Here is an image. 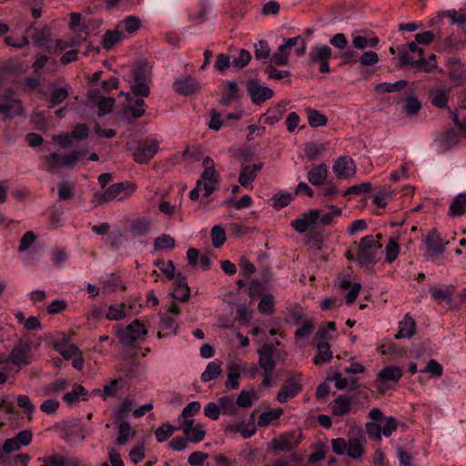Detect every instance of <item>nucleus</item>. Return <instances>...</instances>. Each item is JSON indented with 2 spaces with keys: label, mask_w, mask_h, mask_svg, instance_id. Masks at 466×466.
<instances>
[{
  "label": "nucleus",
  "mask_w": 466,
  "mask_h": 466,
  "mask_svg": "<svg viewBox=\"0 0 466 466\" xmlns=\"http://www.w3.org/2000/svg\"><path fill=\"white\" fill-rule=\"evenodd\" d=\"M381 248L382 245L373 236L368 235L361 238L356 257L359 265L363 267L375 264L377 262L378 251Z\"/></svg>",
  "instance_id": "1"
},
{
  "label": "nucleus",
  "mask_w": 466,
  "mask_h": 466,
  "mask_svg": "<svg viewBox=\"0 0 466 466\" xmlns=\"http://www.w3.org/2000/svg\"><path fill=\"white\" fill-rule=\"evenodd\" d=\"M276 352L277 350L272 344H265L258 350V364L263 370L262 387L270 385L272 374L276 368V360L274 359Z\"/></svg>",
  "instance_id": "2"
},
{
  "label": "nucleus",
  "mask_w": 466,
  "mask_h": 466,
  "mask_svg": "<svg viewBox=\"0 0 466 466\" xmlns=\"http://www.w3.org/2000/svg\"><path fill=\"white\" fill-rule=\"evenodd\" d=\"M147 334V330L145 326L136 319L118 332V339L124 347H132L136 341L144 340Z\"/></svg>",
  "instance_id": "3"
},
{
  "label": "nucleus",
  "mask_w": 466,
  "mask_h": 466,
  "mask_svg": "<svg viewBox=\"0 0 466 466\" xmlns=\"http://www.w3.org/2000/svg\"><path fill=\"white\" fill-rule=\"evenodd\" d=\"M32 343L19 340L12 349L9 354L11 364L17 367L19 370L22 367L31 363Z\"/></svg>",
  "instance_id": "4"
},
{
  "label": "nucleus",
  "mask_w": 466,
  "mask_h": 466,
  "mask_svg": "<svg viewBox=\"0 0 466 466\" xmlns=\"http://www.w3.org/2000/svg\"><path fill=\"white\" fill-rule=\"evenodd\" d=\"M81 153L76 150H73L70 153L63 156L57 153H51L46 157V163L47 165V170L54 172L56 168L61 167H74L75 164L80 159Z\"/></svg>",
  "instance_id": "5"
},
{
  "label": "nucleus",
  "mask_w": 466,
  "mask_h": 466,
  "mask_svg": "<svg viewBox=\"0 0 466 466\" xmlns=\"http://www.w3.org/2000/svg\"><path fill=\"white\" fill-rule=\"evenodd\" d=\"M246 87L251 101L255 105H259L270 99L274 96L272 89L263 86L258 79H248Z\"/></svg>",
  "instance_id": "6"
},
{
  "label": "nucleus",
  "mask_w": 466,
  "mask_h": 466,
  "mask_svg": "<svg viewBox=\"0 0 466 466\" xmlns=\"http://www.w3.org/2000/svg\"><path fill=\"white\" fill-rule=\"evenodd\" d=\"M300 380V376H294L286 379L277 395L278 401L285 403L289 400L296 397L302 390Z\"/></svg>",
  "instance_id": "7"
},
{
  "label": "nucleus",
  "mask_w": 466,
  "mask_h": 466,
  "mask_svg": "<svg viewBox=\"0 0 466 466\" xmlns=\"http://www.w3.org/2000/svg\"><path fill=\"white\" fill-rule=\"evenodd\" d=\"M129 187L132 188V190H135V186L127 181L113 184L110 187H108L104 192L96 193L94 195L95 200L98 205L108 203L114 200L115 198H118Z\"/></svg>",
  "instance_id": "8"
},
{
  "label": "nucleus",
  "mask_w": 466,
  "mask_h": 466,
  "mask_svg": "<svg viewBox=\"0 0 466 466\" xmlns=\"http://www.w3.org/2000/svg\"><path fill=\"white\" fill-rule=\"evenodd\" d=\"M158 151V142L155 139H145L133 153L137 163H147Z\"/></svg>",
  "instance_id": "9"
},
{
  "label": "nucleus",
  "mask_w": 466,
  "mask_h": 466,
  "mask_svg": "<svg viewBox=\"0 0 466 466\" xmlns=\"http://www.w3.org/2000/svg\"><path fill=\"white\" fill-rule=\"evenodd\" d=\"M301 434H296L294 431H289L274 438L271 441L272 448L277 451H289L299 445L301 442Z\"/></svg>",
  "instance_id": "10"
},
{
  "label": "nucleus",
  "mask_w": 466,
  "mask_h": 466,
  "mask_svg": "<svg viewBox=\"0 0 466 466\" xmlns=\"http://www.w3.org/2000/svg\"><path fill=\"white\" fill-rule=\"evenodd\" d=\"M25 33L29 35L34 45L43 48L46 51L50 50L51 29L47 25L42 28L35 27L34 24L28 26Z\"/></svg>",
  "instance_id": "11"
},
{
  "label": "nucleus",
  "mask_w": 466,
  "mask_h": 466,
  "mask_svg": "<svg viewBox=\"0 0 466 466\" xmlns=\"http://www.w3.org/2000/svg\"><path fill=\"white\" fill-rule=\"evenodd\" d=\"M333 172L339 179H345L353 176L356 172L353 159L348 156L339 157L333 166Z\"/></svg>",
  "instance_id": "12"
},
{
  "label": "nucleus",
  "mask_w": 466,
  "mask_h": 466,
  "mask_svg": "<svg viewBox=\"0 0 466 466\" xmlns=\"http://www.w3.org/2000/svg\"><path fill=\"white\" fill-rule=\"evenodd\" d=\"M199 180H201L205 191L204 197L208 198L215 191L219 182V174L214 167H209L204 169Z\"/></svg>",
  "instance_id": "13"
},
{
  "label": "nucleus",
  "mask_w": 466,
  "mask_h": 466,
  "mask_svg": "<svg viewBox=\"0 0 466 466\" xmlns=\"http://www.w3.org/2000/svg\"><path fill=\"white\" fill-rule=\"evenodd\" d=\"M180 428L188 441L198 443L204 440L206 431L201 425H194V420H185Z\"/></svg>",
  "instance_id": "14"
},
{
  "label": "nucleus",
  "mask_w": 466,
  "mask_h": 466,
  "mask_svg": "<svg viewBox=\"0 0 466 466\" xmlns=\"http://www.w3.org/2000/svg\"><path fill=\"white\" fill-rule=\"evenodd\" d=\"M263 167V162L242 166L238 177L239 184L242 187H248L249 184L255 180Z\"/></svg>",
  "instance_id": "15"
},
{
  "label": "nucleus",
  "mask_w": 466,
  "mask_h": 466,
  "mask_svg": "<svg viewBox=\"0 0 466 466\" xmlns=\"http://www.w3.org/2000/svg\"><path fill=\"white\" fill-rule=\"evenodd\" d=\"M171 295L175 299L181 302H186L189 299L190 289L187 285V277L183 276L181 273L177 274Z\"/></svg>",
  "instance_id": "16"
},
{
  "label": "nucleus",
  "mask_w": 466,
  "mask_h": 466,
  "mask_svg": "<svg viewBox=\"0 0 466 466\" xmlns=\"http://www.w3.org/2000/svg\"><path fill=\"white\" fill-rule=\"evenodd\" d=\"M451 90L445 86H434L429 91L431 103L438 108H445L448 105Z\"/></svg>",
  "instance_id": "17"
},
{
  "label": "nucleus",
  "mask_w": 466,
  "mask_h": 466,
  "mask_svg": "<svg viewBox=\"0 0 466 466\" xmlns=\"http://www.w3.org/2000/svg\"><path fill=\"white\" fill-rule=\"evenodd\" d=\"M352 407V399L349 395H339L329 403L332 414L337 417H342L348 414Z\"/></svg>",
  "instance_id": "18"
},
{
  "label": "nucleus",
  "mask_w": 466,
  "mask_h": 466,
  "mask_svg": "<svg viewBox=\"0 0 466 466\" xmlns=\"http://www.w3.org/2000/svg\"><path fill=\"white\" fill-rule=\"evenodd\" d=\"M174 90L183 96H191L199 89L198 82L192 77L176 80L173 83Z\"/></svg>",
  "instance_id": "19"
},
{
  "label": "nucleus",
  "mask_w": 466,
  "mask_h": 466,
  "mask_svg": "<svg viewBox=\"0 0 466 466\" xmlns=\"http://www.w3.org/2000/svg\"><path fill=\"white\" fill-rule=\"evenodd\" d=\"M429 292L431 299L437 303L441 304L442 302H446L447 304H451L455 292V288L451 285L447 286L444 289L432 286L430 287Z\"/></svg>",
  "instance_id": "20"
},
{
  "label": "nucleus",
  "mask_w": 466,
  "mask_h": 466,
  "mask_svg": "<svg viewBox=\"0 0 466 466\" xmlns=\"http://www.w3.org/2000/svg\"><path fill=\"white\" fill-rule=\"evenodd\" d=\"M328 177V167L326 164L321 163L313 166L308 172V180L313 186H320L324 183Z\"/></svg>",
  "instance_id": "21"
},
{
  "label": "nucleus",
  "mask_w": 466,
  "mask_h": 466,
  "mask_svg": "<svg viewBox=\"0 0 466 466\" xmlns=\"http://www.w3.org/2000/svg\"><path fill=\"white\" fill-rule=\"evenodd\" d=\"M317 355L313 358V363L316 366L323 365L328 363L332 359V351L330 350V345L328 341L317 342Z\"/></svg>",
  "instance_id": "22"
},
{
  "label": "nucleus",
  "mask_w": 466,
  "mask_h": 466,
  "mask_svg": "<svg viewBox=\"0 0 466 466\" xmlns=\"http://www.w3.org/2000/svg\"><path fill=\"white\" fill-rule=\"evenodd\" d=\"M295 46H299L295 50L297 56H302L303 55H305L306 41L300 35L286 39L285 43L283 45H280L279 48L280 52L289 54V50Z\"/></svg>",
  "instance_id": "23"
},
{
  "label": "nucleus",
  "mask_w": 466,
  "mask_h": 466,
  "mask_svg": "<svg viewBox=\"0 0 466 466\" xmlns=\"http://www.w3.org/2000/svg\"><path fill=\"white\" fill-rule=\"evenodd\" d=\"M416 330L415 320L409 315H406L404 320L399 324V330L395 335V339L410 338Z\"/></svg>",
  "instance_id": "24"
},
{
  "label": "nucleus",
  "mask_w": 466,
  "mask_h": 466,
  "mask_svg": "<svg viewBox=\"0 0 466 466\" xmlns=\"http://www.w3.org/2000/svg\"><path fill=\"white\" fill-rule=\"evenodd\" d=\"M425 242L429 245V248L437 254H443L445 245L435 228L431 229L425 238Z\"/></svg>",
  "instance_id": "25"
},
{
  "label": "nucleus",
  "mask_w": 466,
  "mask_h": 466,
  "mask_svg": "<svg viewBox=\"0 0 466 466\" xmlns=\"http://www.w3.org/2000/svg\"><path fill=\"white\" fill-rule=\"evenodd\" d=\"M403 375L402 370L398 366H388L383 368L378 374L380 381H394L397 382Z\"/></svg>",
  "instance_id": "26"
},
{
  "label": "nucleus",
  "mask_w": 466,
  "mask_h": 466,
  "mask_svg": "<svg viewBox=\"0 0 466 466\" xmlns=\"http://www.w3.org/2000/svg\"><path fill=\"white\" fill-rule=\"evenodd\" d=\"M466 211V193L457 195L449 208L448 215L450 217H461Z\"/></svg>",
  "instance_id": "27"
},
{
  "label": "nucleus",
  "mask_w": 466,
  "mask_h": 466,
  "mask_svg": "<svg viewBox=\"0 0 466 466\" xmlns=\"http://www.w3.org/2000/svg\"><path fill=\"white\" fill-rule=\"evenodd\" d=\"M312 63H319L331 58V48L329 46H317L310 49L309 53Z\"/></svg>",
  "instance_id": "28"
},
{
  "label": "nucleus",
  "mask_w": 466,
  "mask_h": 466,
  "mask_svg": "<svg viewBox=\"0 0 466 466\" xmlns=\"http://www.w3.org/2000/svg\"><path fill=\"white\" fill-rule=\"evenodd\" d=\"M147 65L145 62H137L129 70L128 82L147 81Z\"/></svg>",
  "instance_id": "29"
},
{
  "label": "nucleus",
  "mask_w": 466,
  "mask_h": 466,
  "mask_svg": "<svg viewBox=\"0 0 466 466\" xmlns=\"http://www.w3.org/2000/svg\"><path fill=\"white\" fill-rule=\"evenodd\" d=\"M459 143V134L451 128L443 134V138L438 141L440 151L446 152Z\"/></svg>",
  "instance_id": "30"
},
{
  "label": "nucleus",
  "mask_w": 466,
  "mask_h": 466,
  "mask_svg": "<svg viewBox=\"0 0 466 466\" xmlns=\"http://www.w3.org/2000/svg\"><path fill=\"white\" fill-rule=\"evenodd\" d=\"M305 112L307 114L309 125L311 127H325L328 123V117L320 113L317 109H313L311 107H306Z\"/></svg>",
  "instance_id": "31"
},
{
  "label": "nucleus",
  "mask_w": 466,
  "mask_h": 466,
  "mask_svg": "<svg viewBox=\"0 0 466 466\" xmlns=\"http://www.w3.org/2000/svg\"><path fill=\"white\" fill-rule=\"evenodd\" d=\"M222 373L221 369V361L215 360L212 362H209L208 366L206 367V370L201 374V380L203 382H208L212 380L218 379Z\"/></svg>",
  "instance_id": "32"
},
{
  "label": "nucleus",
  "mask_w": 466,
  "mask_h": 466,
  "mask_svg": "<svg viewBox=\"0 0 466 466\" xmlns=\"http://www.w3.org/2000/svg\"><path fill=\"white\" fill-rule=\"evenodd\" d=\"M20 444L17 443L15 438L7 439L3 446L0 445V465L6 462L11 458L8 454L16 451L20 449Z\"/></svg>",
  "instance_id": "33"
},
{
  "label": "nucleus",
  "mask_w": 466,
  "mask_h": 466,
  "mask_svg": "<svg viewBox=\"0 0 466 466\" xmlns=\"http://www.w3.org/2000/svg\"><path fill=\"white\" fill-rule=\"evenodd\" d=\"M228 90L227 92L222 93L221 97L219 99V104L225 106H228L232 104V102L238 97L239 89L238 85L233 81L228 82Z\"/></svg>",
  "instance_id": "34"
},
{
  "label": "nucleus",
  "mask_w": 466,
  "mask_h": 466,
  "mask_svg": "<svg viewBox=\"0 0 466 466\" xmlns=\"http://www.w3.org/2000/svg\"><path fill=\"white\" fill-rule=\"evenodd\" d=\"M87 390L79 384H74L71 391L63 396V400L68 405H72L80 400V396H86Z\"/></svg>",
  "instance_id": "35"
},
{
  "label": "nucleus",
  "mask_w": 466,
  "mask_h": 466,
  "mask_svg": "<svg viewBox=\"0 0 466 466\" xmlns=\"http://www.w3.org/2000/svg\"><path fill=\"white\" fill-rule=\"evenodd\" d=\"M258 396L255 390H242L237 398V405L239 408H249L253 405L254 400H257Z\"/></svg>",
  "instance_id": "36"
},
{
  "label": "nucleus",
  "mask_w": 466,
  "mask_h": 466,
  "mask_svg": "<svg viewBox=\"0 0 466 466\" xmlns=\"http://www.w3.org/2000/svg\"><path fill=\"white\" fill-rule=\"evenodd\" d=\"M285 112L284 106L278 105L275 107L269 108L268 113L263 116V122L266 125L273 126L278 123L283 113Z\"/></svg>",
  "instance_id": "37"
},
{
  "label": "nucleus",
  "mask_w": 466,
  "mask_h": 466,
  "mask_svg": "<svg viewBox=\"0 0 466 466\" xmlns=\"http://www.w3.org/2000/svg\"><path fill=\"white\" fill-rule=\"evenodd\" d=\"M258 311L263 315H271L275 312V299L272 294L264 295L258 305Z\"/></svg>",
  "instance_id": "38"
},
{
  "label": "nucleus",
  "mask_w": 466,
  "mask_h": 466,
  "mask_svg": "<svg viewBox=\"0 0 466 466\" xmlns=\"http://www.w3.org/2000/svg\"><path fill=\"white\" fill-rule=\"evenodd\" d=\"M392 190L390 187H380L379 191L372 196V202L378 208H385L388 200L391 199Z\"/></svg>",
  "instance_id": "39"
},
{
  "label": "nucleus",
  "mask_w": 466,
  "mask_h": 466,
  "mask_svg": "<svg viewBox=\"0 0 466 466\" xmlns=\"http://www.w3.org/2000/svg\"><path fill=\"white\" fill-rule=\"evenodd\" d=\"M218 403L220 407V410L225 415L232 416L237 413L238 405L237 401L235 402L233 399L229 396H223L218 399Z\"/></svg>",
  "instance_id": "40"
},
{
  "label": "nucleus",
  "mask_w": 466,
  "mask_h": 466,
  "mask_svg": "<svg viewBox=\"0 0 466 466\" xmlns=\"http://www.w3.org/2000/svg\"><path fill=\"white\" fill-rule=\"evenodd\" d=\"M122 38V33L120 31H110L107 30L102 37V46L104 49L109 50L114 45L119 42Z\"/></svg>",
  "instance_id": "41"
},
{
  "label": "nucleus",
  "mask_w": 466,
  "mask_h": 466,
  "mask_svg": "<svg viewBox=\"0 0 466 466\" xmlns=\"http://www.w3.org/2000/svg\"><path fill=\"white\" fill-rule=\"evenodd\" d=\"M282 414H283V410L280 408L276 410L262 412L258 417V425L259 427L268 426L272 421L279 419V417Z\"/></svg>",
  "instance_id": "42"
},
{
  "label": "nucleus",
  "mask_w": 466,
  "mask_h": 466,
  "mask_svg": "<svg viewBox=\"0 0 466 466\" xmlns=\"http://www.w3.org/2000/svg\"><path fill=\"white\" fill-rule=\"evenodd\" d=\"M69 96V92L67 88L65 87H57L55 88L49 97V107H54L56 106L60 105L64 100H66Z\"/></svg>",
  "instance_id": "43"
},
{
  "label": "nucleus",
  "mask_w": 466,
  "mask_h": 466,
  "mask_svg": "<svg viewBox=\"0 0 466 466\" xmlns=\"http://www.w3.org/2000/svg\"><path fill=\"white\" fill-rule=\"evenodd\" d=\"M118 431V437L116 439V444L118 445H125L130 436L135 435V431H132L131 426L127 421H122L119 424Z\"/></svg>",
  "instance_id": "44"
},
{
  "label": "nucleus",
  "mask_w": 466,
  "mask_h": 466,
  "mask_svg": "<svg viewBox=\"0 0 466 466\" xmlns=\"http://www.w3.org/2000/svg\"><path fill=\"white\" fill-rule=\"evenodd\" d=\"M41 461L40 466H66V459L59 453H55L50 456L40 457L37 459Z\"/></svg>",
  "instance_id": "45"
},
{
  "label": "nucleus",
  "mask_w": 466,
  "mask_h": 466,
  "mask_svg": "<svg viewBox=\"0 0 466 466\" xmlns=\"http://www.w3.org/2000/svg\"><path fill=\"white\" fill-rule=\"evenodd\" d=\"M347 452L352 459L358 460L363 454V447L360 441L357 438L350 439L348 442Z\"/></svg>",
  "instance_id": "46"
},
{
  "label": "nucleus",
  "mask_w": 466,
  "mask_h": 466,
  "mask_svg": "<svg viewBox=\"0 0 466 466\" xmlns=\"http://www.w3.org/2000/svg\"><path fill=\"white\" fill-rule=\"evenodd\" d=\"M175 244H176V241L171 236H169L167 234H162L161 236L155 238L154 248L156 250L173 248H175Z\"/></svg>",
  "instance_id": "47"
},
{
  "label": "nucleus",
  "mask_w": 466,
  "mask_h": 466,
  "mask_svg": "<svg viewBox=\"0 0 466 466\" xmlns=\"http://www.w3.org/2000/svg\"><path fill=\"white\" fill-rule=\"evenodd\" d=\"M211 239H212V245L214 248H220L226 241V233L224 228L219 226L216 225L211 229Z\"/></svg>",
  "instance_id": "48"
},
{
  "label": "nucleus",
  "mask_w": 466,
  "mask_h": 466,
  "mask_svg": "<svg viewBox=\"0 0 466 466\" xmlns=\"http://www.w3.org/2000/svg\"><path fill=\"white\" fill-rule=\"evenodd\" d=\"M408 85L406 80H400L395 83H381L376 86V90L383 93L400 91Z\"/></svg>",
  "instance_id": "49"
},
{
  "label": "nucleus",
  "mask_w": 466,
  "mask_h": 466,
  "mask_svg": "<svg viewBox=\"0 0 466 466\" xmlns=\"http://www.w3.org/2000/svg\"><path fill=\"white\" fill-rule=\"evenodd\" d=\"M159 327L162 330H167L171 335H177L178 324L171 316L165 315L161 317Z\"/></svg>",
  "instance_id": "50"
},
{
  "label": "nucleus",
  "mask_w": 466,
  "mask_h": 466,
  "mask_svg": "<svg viewBox=\"0 0 466 466\" xmlns=\"http://www.w3.org/2000/svg\"><path fill=\"white\" fill-rule=\"evenodd\" d=\"M399 52V67L410 66L414 65L418 56L416 55L406 52L405 48H397Z\"/></svg>",
  "instance_id": "51"
},
{
  "label": "nucleus",
  "mask_w": 466,
  "mask_h": 466,
  "mask_svg": "<svg viewBox=\"0 0 466 466\" xmlns=\"http://www.w3.org/2000/svg\"><path fill=\"white\" fill-rule=\"evenodd\" d=\"M177 428L170 425V424H164L161 427H158L155 431L156 439L158 442H164L168 438H170L175 431H177Z\"/></svg>",
  "instance_id": "52"
},
{
  "label": "nucleus",
  "mask_w": 466,
  "mask_h": 466,
  "mask_svg": "<svg viewBox=\"0 0 466 466\" xmlns=\"http://www.w3.org/2000/svg\"><path fill=\"white\" fill-rule=\"evenodd\" d=\"M131 92L136 96L147 97L150 94V87L147 81L130 83Z\"/></svg>",
  "instance_id": "53"
},
{
  "label": "nucleus",
  "mask_w": 466,
  "mask_h": 466,
  "mask_svg": "<svg viewBox=\"0 0 466 466\" xmlns=\"http://www.w3.org/2000/svg\"><path fill=\"white\" fill-rule=\"evenodd\" d=\"M115 98L109 97V96H104L100 97L97 101V106H98V116H103L106 114L110 113L114 105H115Z\"/></svg>",
  "instance_id": "54"
},
{
  "label": "nucleus",
  "mask_w": 466,
  "mask_h": 466,
  "mask_svg": "<svg viewBox=\"0 0 466 466\" xmlns=\"http://www.w3.org/2000/svg\"><path fill=\"white\" fill-rule=\"evenodd\" d=\"M55 348L57 351H59V353L66 360H72L76 355H77L81 351L74 344H71V345L56 344Z\"/></svg>",
  "instance_id": "55"
},
{
  "label": "nucleus",
  "mask_w": 466,
  "mask_h": 466,
  "mask_svg": "<svg viewBox=\"0 0 466 466\" xmlns=\"http://www.w3.org/2000/svg\"><path fill=\"white\" fill-rule=\"evenodd\" d=\"M325 147L322 145H318L316 143H307L305 145L304 152L309 160H315L323 151H325Z\"/></svg>",
  "instance_id": "56"
},
{
  "label": "nucleus",
  "mask_w": 466,
  "mask_h": 466,
  "mask_svg": "<svg viewBox=\"0 0 466 466\" xmlns=\"http://www.w3.org/2000/svg\"><path fill=\"white\" fill-rule=\"evenodd\" d=\"M420 371L430 373L432 378H441L443 374V368L437 360L431 359Z\"/></svg>",
  "instance_id": "57"
},
{
  "label": "nucleus",
  "mask_w": 466,
  "mask_h": 466,
  "mask_svg": "<svg viewBox=\"0 0 466 466\" xmlns=\"http://www.w3.org/2000/svg\"><path fill=\"white\" fill-rule=\"evenodd\" d=\"M150 223L144 219H136L131 223L130 231L133 236H143L149 228Z\"/></svg>",
  "instance_id": "58"
},
{
  "label": "nucleus",
  "mask_w": 466,
  "mask_h": 466,
  "mask_svg": "<svg viewBox=\"0 0 466 466\" xmlns=\"http://www.w3.org/2000/svg\"><path fill=\"white\" fill-rule=\"evenodd\" d=\"M146 113V109L142 107H136L134 106H128L123 110V116L127 119L128 123H132V120L137 119L143 116Z\"/></svg>",
  "instance_id": "59"
},
{
  "label": "nucleus",
  "mask_w": 466,
  "mask_h": 466,
  "mask_svg": "<svg viewBox=\"0 0 466 466\" xmlns=\"http://www.w3.org/2000/svg\"><path fill=\"white\" fill-rule=\"evenodd\" d=\"M75 187L68 181H62L58 185V196L62 200H68L74 197Z\"/></svg>",
  "instance_id": "60"
},
{
  "label": "nucleus",
  "mask_w": 466,
  "mask_h": 466,
  "mask_svg": "<svg viewBox=\"0 0 466 466\" xmlns=\"http://www.w3.org/2000/svg\"><path fill=\"white\" fill-rule=\"evenodd\" d=\"M29 461L30 456L27 453H19L11 457L0 466H27Z\"/></svg>",
  "instance_id": "61"
},
{
  "label": "nucleus",
  "mask_w": 466,
  "mask_h": 466,
  "mask_svg": "<svg viewBox=\"0 0 466 466\" xmlns=\"http://www.w3.org/2000/svg\"><path fill=\"white\" fill-rule=\"evenodd\" d=\"M400 251V245L397 240L390 239L386 246V260L392 263L398 257Z\"/></svg>",
  "instance_id": "62"
},
{
  "label": "nucleus",
  "mask_w": 466,
  "mask_h": 466,
  "mask_svg": "<svg viewBox=\"0 0 466 466\" xmlns=\"http://www.w3.org/2000/svg\"><path fill=\"white\" fill-rule=\"evenodd\" d=\"M315 325L311 319L306 320L303 325L295 331L297 339L308 338L314 330Z\"/></svg>",
  "instance_id": "63"
},
{
  "label": "nucleus",
  "mask_w": 466,
  "mask_h": 466,
  "mask_svg": "<svg viewBox=\"0 0 466 466\" xmlns=\"http://www.w3.org/2000/svg\"><path fill=\"white\" fill-rule=\"evenodd\" d=\"M250 59V53L246 49H241L238 57L234 58L231 64L234 67L241 69L249 63Z\"/></svg>",
  "instance_id": "64"
}]
</instances>
